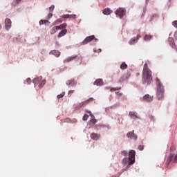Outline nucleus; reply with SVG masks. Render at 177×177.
<instances>
[{"instance_id": "nucleus-12", "label": "nucleus", "mask_w": 177, "mask_h": 177, "mask_svg": "<svg viewBox=\"0 0 177 177\" xmlns=\"http://www.w3.org/2000/svg\"><path fill=\"white\" fill-rule=\"evenodd\" d=\"M49 55H53L56 57H59V56H60L61 53H60V51H59L57 50H53L50 51Z\"/></svg>"}, {"instance_id": "nucleus-17", "label": "nucleus", "mask_w": 177, "mask_h": 177, "mask_svg": "<svg viewBox=\"0 0 177 177\" xmlns=\"http://www.w3.org/2000/svg\"><path fill=\"white\" fill-rule=\"evenodd\" d=\"M66 85H68V86H74V85H75V80L74 79L68 80Z\"/></svg>"}, {"instance_id": "nucleus-30", "label": "nucleus", "mask_w": 177, "mask_h": 177, "mask_svg": "<svg viewBox=\"0 0 177 177\" xmlns=\"http://www.w3.org/2000/svg\"><path fill=\"white\" fill-rule=\"evenodd\" d=\"M62 19H70V15L66 14L62 16Z\"/></svg>"}, {"instance_id": "nucleus-11", "label": "nucleus", "mask_w": 177, "mask_h": 177, "mask_svg": "<svg viewBox=\"0 0 177 177\" xmlns=\"http://www.w3.org/2000/svg\"><path fill=\"white\" fill-rule=\"evenodd\" d=\"M103 80L102 79H97L94 83L93 85H96L97 86H102L103 85Z\"/></svg>"}, {"instance_id": "nucleus-20", "label": "nucleus", "mask_w": 177, "mask_h": 177, "mask_svg": "<svg viewBox=\"0 0 177 177\" xmlns=\"http://www.w3.org/2000/svg\"><path fill=\"white\" fill-rule=\"evenodd\" d=\"M42 80V77H36L33 80V83L35 84V86H36V85L39 84V82H41Z\"/></svg>"}, {"instance_id": "nucleus-48", "label": "nucleus", "mask_w": 177, "mask_h": 177, "mask_svg": "<svg viewBox=\"0 0 177 177\" xmlns=\"http://www.w3.org/2000/svg\"><path fill=\"white\" fill-rule=\"evenodd\" d=\"M158 17V15H157V14H155L153 16V17Z\"/></svg>"}, {"instance_id": "nucleus-39", "label": "nucleus", "mask_w": 177, "mask_h": 177, "mask_svg": "<svg viewBox=\"0 0 177 177\" xmlns=\"http://www.w3.org/2000/svg\"><path fill=\"white\" fill-rule=\"evenodd\" d=\"M172 24H173L174 27H176V28H177V21H173Z\"/></svg>"}, {"instance_id": "nucleus-21", "label": "nucleus", "mask_w": 177, "mask_h": 177, "mask_svg": "<svg viewBox=\"0 0 177 177\" xmlns=\"http://www.w3.org/2000/svg\"><path fill=\"white\" fill-rule=\"evenodd\" d=\"M129 115L130 117H131V118L132 117H136V118H138V120H140V118L138 116V113L136 112L130 111Z\"/></svg>"}, {"instance_id": "nucleus-49", "label": "nucleus", "mask_w": 177, "mask_h": 177, "mask_svg": "<svg viewBox=\"0 0 177 177\" xmlns=\"http://www.w3.org/2000/svg\"><path fill=\"white\" fill-rule=\"evenodd\" d=\"M139 75H140V73H136V77H139Z\"/></svg>"}, {"instance_id": "nucleus-5", "label": "nucleus", "mask_w": 177, "mask_h": 177, "mask_svg": "<svg viewBox=\"0 0 177 177\" xmlns=\"http://www.w3.org/2000/svg\"><path fill=\"white\" fill-rule=\"evenodd\" d=\"M90 102H93V97H90L86 101H83L77 104V105L76 106V109H81V107H84V106H86V104H88V103H89Z\"/></svg>"}, {"instance_id": "nucleus-33", "label": "nucleus", "mask_w": 177, "mask_h": 177, "mask_svg": "<svg viewBox=\"0 0 177 177\" xmlns=\"http://www.w3.org/2000/svg\"><path fill=\"white\" fill-rule=\"evenodd\" d=\"M31 78L28 77L26 79V83L28 84V85H31Z\"/></svg>"}, {"instance_id": "nucleus-51", "label": "nucleus", "mask_w": 177, "mask_h": 177, "mask_svg": "<svg viewBox=\"0 0 177 177\" xmlns=\"http://www.w3.org/2000/svg\"><path fill=\"white\" fill-rule=\"evenodd\" d=\"M2 28V26L0 24V30Z\"/></svg>"}, {"instance_id": "nucleus-47", "label": "nucleus", "mask_w": 177, "mask_h": 177, "mask_svg": "<svg viewBox=\"0 0 177 177\" xmlns=\"http://www.w3.org/2000/svg\"><path fill=\"white\" fill-rule=\"evenodd\" d=\"M41 53V55H44L45 53V50H42Z\"/></svg>"}, {"instance_id": "nucleus-8", "label": "nucleus", "mask_w": 177, "mask_h": 177, "mask_svg": "<svg viewBox=\"0 0 177 177\" xmlns=\"http://www.w3.org/2000/svg\"><path fill=\"white\" fill-rule=\"evenodd\" d=\"M153 97L149 94H146L143 97V100H145V102H148L149 103H150V102H153Z\"/></svg>"}, {"instance_id": "nucleus-34", "label": "nucleus", "mask_w": 177, "mask_h": 177, "mask_svg": "<svg viewBox=\"0 0 177 177\" xmlns=\"http://www.w3.org/2000/svg\"><path fill=\"white\" fill-rule=\"evenodd\" d=\"M55 10V6L52 5L50 8H49V10L50 12H53V10Z\"/></svg>"}, {"instance_id": "nucleus-38", "label": "nucleus", "mask_w": 177, "mask_h": 177, "mask_svg": "<svg viewBox=\"0 0 177 177\" xmlns=\"http://www.w3.org/2000/svg\"><path fill=\"white\" fill-rule=\"evenodd\" d=\"M52 16H53V14L50 12L48 13V19L52 18Z\"/></svg>"}, {"instance_id": "nucleus-13", "label": "nucleus", "mask_w": 177, "mask_h": 177, "mask_svg": "<svg viewBox=\"0 0 177 177\" xmlns=\"http://www.w3.org/2000/svg\"><path fill=\"white\" fill-rule=\"evenodd\" d=\"M173 159H174V153H170L166 161V167H168V165H169V163L172 161Z\"/></svg>"}, {"instance_id": "nucleus-41", "label": "nucleus", "mask_w": 177, "mask_h": 177, "mask_svg": "<svg viewBox=\"0 0 177 177\" xmlns=\"http://www.w3.org/2000/svg\"><path fill=\"white\" fill-rule=\"evenodd\" d=\"M174 162H177V154L174 156Z\"/></svg>"}, {"instance_id": "nucleus-44", "label": "nucleus", "mask_w": 177, "mask_h": 177, "mask_svg": "<svg viewBox=\"0 0 177 177\" xmlns=\"http://www.w3.org/2000/svg\"><path fill=\"white\" fill-rule=\"evenodd\" d=\"M118 89H121V88H112V89H111V91H118Z\"/></svg>"}, {"instance_id": "nucleus-43", "label": "nucleus", "mask_w": 177, "mask_h": 177, "mask_svg": "<svg viewBox=\"0 0 177 177\" xmlns=\"http://www.w3.org/2000/svg\"><path fill=\"white\" fill-rule=\"evenodd\" d=\"M14 2H16V3H19V2H21V0H15V1Z\"/></svg>"}, {"instance_id": "nucleus-36", "label": "nucleus", "mask_w": 177, "mask_h": 177, "mask_svg": "<svg viewBox=\"0 0 177 177\" xmlns=\"http://www.w3.org/2000/svg\"><path fill=\"white\" fill-rule=\"evenodd\" d=\"M122 156H124V157H127V156H128V152H127V151H122Z\"/></svg>"}, {"instance_id": "nucleus-10", "label": "nucleus", "mask_w": 177, "mask_h": 177, "mask_svg": "<svg viewBox=\"0 0 177 177\" xmlns=\"http://www.w3.org/2000/svg\"><path fill=\"white\" fill-rule=\"evenodd\" d=\"M140 37H141L140 35H138L136 38L131 39L129 42V45H133L135 43L138 42Z\"/></svg>"}, {"instance_id": "nucleus-25", "label": "nucleus", "mask_w": 177, "mask_h": 177, "mask_svg": "<svg viewBox=\"0 0 177 177\" xmlns=\"http://www.w3.org/2000/svg\"><path fill=\"white\" fill-rule=\"evenodd\" d=\"M153 38V36L152 35H146L145 37H144V41H150L151 39Z\"/></svg>"}, {"instance_id": "nucleus-3", "label": "nucleus", "mask_w": 177, "mask_h": 177, "mask_svg": "<svg viewBox=\"0 0 177 177\" xmlns=\"http://www.w3.org/2000/svg\"><path fill=\"white\" fill-rule=\"evenodd\" d=\"M135 154L136 152L135 150H131L129 153V165H132L135 164Z\"/></svg>"}, {"instance_id": "nucleus-24", "label": "nucleus", "mask_w": 177, "mask_h": 177, "mask_svg": "<svg viewBox=\"0 0 177 177\" xmlns=\"http://www.w3.org/2000/svg\"><path fill=\"white\" fill-rule=\"evenodd\" d=\"M126 68H128V65L126 64L125 62H122V64L120 65V69L121 70H126Z\"/></svg>"}, {"instance_id": "nucleus-4", "label": "nucleus", "mask_w": 177, "mask_h": 177, "mask_svg": "<svg viewBox=\"0 0 177 177\" xmlns=\"http://www.w3.org/2000/svg\"><path fill=\"white\" fill-rule=\"evenodd\" d=\"M82 60V57H78V55H72L64 60V63H70V62H73V60Z\"/></svg>"}, {"instance_id": "nucleus-53", "label": "nucleus", "mask_w": 177, "mask_h": 177, "mask_svg": "<svg viewBox=\"0 0 177 177\" xmlns=\"http://www.w3.org/2000/svg\"><path fill=\"white\" fill-rule=\"evenodd\" d=\"M91 117H93V115L91 114Z\"/></svg>"}, {"instance_id": "nucleus-2", "label": "nucleus", "mask_w": 177, "mask_h": 177, "mask_svg": "<svg viewBox=\"0 0 177 177\" xmlns=\"http://www.w3.org/2000/svg\"><path fill=\"white\" fill-rule=\"evenodd\" d=\"M156 82L157 86L156 96L158 100H161V99H164V86L162 85L161 81H160V79H158V77H156Z\"/></svg>"}, {"instance_id": "nucleus-23", "label": "nucleus", "mask_w": 177, "mask_h": 177, "mask_svg": "<svg viewBox=\"0 0 177 177\" xmlns=\"http://www.w3.org/2000/svg\"><path fill=\"white\" fill-rule=\"evenodd\" d=\"M39 24L40 26H42L44 24H46V26H49V24H50V22H49V21L48 20H41L39 21Z\"/></svg>"}, {"instance_id": "nucleus-19", "label": "nucleus", "mask_w": 177, "mask_h": 177, "mask_svg": "<svg viewBox=\"0 0 177 177\" xmlns=\"http://www.w3.org/2000/svg\"><path fill=\"white\" fill-rule=\"evenodd\" d=\"M67 34V29L62 30L57 35L58 38H62V37H64Z\"/></svg>"}, {"instance_id": "nucleus-35", "label": "nucleus", "mask_w": 177, "mask_h": 177, "mask_svg": "<svg viewBox=\"0 0 177 177\" xmlns=\"http://www.w3.org/2000/svg\"><path fill=\"white\" fill-rule=\"evenodd\" d=\"M77 17L76 15H69V19H75Z\"/></svg>"}, {"instance_id": "nucleus-42", "label": "nucleus", "mask_w": 177, "mask_h": 177, "mask_svg": "<svg viewBox=\"0 0 177 177\" xmlns=\"http://www.w3.org/2000/svg\"><path fill=\"white\" fill-rule=\"evenodd\" d=\"M94 52H97V53H100V52H102V49L99 48L98 50H94Z\"/></svg>"}, {"instance_id": "nucleus-14", "label": "nucleus", "mask_w": 177, "mask_h": 177, "mask_svg": "<svg viewBox=\"0 0 177 177\" xmlns=\"http://www.w3.org/2000/svg\"><path fill=\"white\" fill-rule=\"evenodd\" d=\"M99 138H100V134L96 133H92L91 134V138L93 139V140H97Z\"/></svg>"}, {"instance_id": "nucleus-50", "label": "nucleus", "mask_w": 177, "mask_h": 177, "mask_svg": "<svg viewBox=\"0 0 177 177\" xmlns=\"http://www.w3.org/2000/svg\"><path fill=\"white\" fill-rule=\"evenodd\" d=\"M124 161H127V158H124V159H123V162H124Z\"/></svg>"}, {"instance_id": "nucleus-22", "label": "nucleus", "mask_w": 177, "mask_h": 177, "mask_svg": "<svg viewBox=\"0 0 177 177\" xmlns=\"http://www.w3.org/2000/svg\"><path fill=\"white\" fill-rule=\"evenodd\" d=\"M128 78H129V77H128V75H123L120 79L119 80L120 82H124V81H127L128 80Z\"/></svg>"}, {"instance_id": "nucleus-1", "label": "nucleus", "mask_w": 177, "mask_h": 177, "mask_svg": "<svg viewBox=\"0 0 177 177\" xmlns=\"http://www.w3.org/2000/svg\"><path fill=\"white\" fill-rule=\"evenodd\" d=\"M153 81V76L151 75V71L149 68L147 63H145L144 65L142 71V84L143 85H150Z\"/></svg>"}, {"instance_id": "nucleus-9", "label": "nucleus", "mask_w": 177, "mask_h": 177, "mask_svg": "<svg viewBox=\"0 0 177 177\" xmlns=\"http://www.w3.org/2000/svg\"><path fill=\"white\" fill-rule=\"evenodd\" d=\"M5 27L6 30H8L9 28H10V27H12V21L10 20V19H6Z\"/></svg>"}, {"instance_id": "nucleus-52", "label": "nucleus", "mask_w": 177, "mask_h": 177, "mask_svg": "<svg viewBox=\"0 0 177 177\" xmlns=\"http://www.w3.org/2000/svg\"><path fill=\"white\" fill-rule=\"evenodd\" d=\"M146 2H149V0H146Z\"/></svg>"}, {"instance_id": "nucleus-7", "label": "nucleus", "mask_w": 177, "mask_h": 177, "mask_svg": "<svg viewBox=\"0 0 177 177\" xmlns=\"http://www.w3.org/2000/svg\"><path fill=\"white\" fill-rule=\"evenodd\" d=\"M95 39V35L88 36L86 37V39H84L82 42V45H86V44L91 42V41H93Z\"/></svg>"}, {"instance_id": "nucleus-18", "label": "nucleus", "mask_w": 177, "mask_h": 177, "mask_svg": "<svg viewBox=\"0 0 177 177\" xmlns=\"http://www.w3.org/2000/svg\"><path fill=\"white\" fill-rule=\"evenodd\" d=\"M111 13H113V10H111V9H110L109 8H105L103 10V14L106 15V16H109V15H111Z\"/></svg>"}, {"instance_id": "nucleus-28", "label": "nucleus", "mask_w": 177, "mask_h": 177, "mask_svg": "<svg viewBox=\"0 0 177 177\" xmlns=\"http://www.w3.org/2000/svg\"><path fill=\"white\" fill-rule=\"evenodd\" d=\"M66 27H67V24H63L58 26L59 30H62V28H66Z\"/></svg>"}, {"instance_id": "nucleus-40", "label": "nucleus", "mask_w": 177, "mask_h": 177, "mask_svg": "<svg viewBox=\"0 0 177 177\" xmlns=\"http://www.w3.org/2000/svg\"><path fill=\"white\" fill-rule=\"evenodd\" d=\"M138 149H139L140 151H142V150H143V149H145V146H143V145H139V146H138Z\"/></svg>"}, {"instance_id": "nucleus-32", "label": "nucleus", "mask_w": 177, "mask_h": 177, "mask_svg": "<svg viewBox=\"0 0 177 177\" xmlns=\"http://www.w3.org/2000/svg\"><path fill=\"white\" fill-rule=\"evenodd\" d=\"M90 122H92V124H93V125H95V124H96V122H97V120H96V119H95V118H93V119H91V120H90Z\"/></svg>"}, {"instance_id": "nucleus-37", "label": "nucleus", "mask_w": 177, "mask_h": 177, "mask_svg": "<svg viewBox=\"0 0 177 177\" xmlns=\"http://www.w3.org/2000/svg\"><path fill=\"white\" fill-rule=\"evenodd\" d=\"M115 94H116L117 96H118L119 97H121V96H122V93L115 92Z\"/></svg>"}, {"instance_id": "nucleus-27", "label": "nucleus", "mask_w": 177, "mask_h": 177, "mask_svg": "<svg viewBox=\"0 0 177 177\" xmlns=\"http://www.w3.org/2000/svg\"><path fill=\"white\" fill-rule=\"evenodd\" d=\"M45 84H46V80H43L39 84V88H42V87L44 86V85H45Z\"/></svg>"}, {"instance_id": "nucleus-26", "label": "nucleus", "mask_w": 177, "mask_h": 177, "mask_svg": "<svg viewBox=\"0 0 177 177\" xmlns=\"http://www.w3.org/2000/svg\"><path fill=\"white\" fill-rule=\"evenodd\" d=\"M63 21L62 20V19H57L56 21H55L53 22V25L56 26L57 24H59V23H62Z\"/></svg>"}, {"instance_id": "nucleus-31", "label": "nucleus", "mask_w": 177, "mask_h": 177, "mask_svg": "<svg viewBox=\"0 0 177 177\" xmlns=\"http://www.w3.org/2000/svg\"><path fill=\"white\" fill-rule=\"evenodd\" d=\"M64 95H66V93L63 92L62 93L57 95V98L62 99V97H63L64 96Z\"/></svg>"}, {"instance_id": "nucleus-15", "label": "nucleus", "mask_w": 177, "mask_h": 177, "mask_svg": "<svg viewBox=\"0 0 177 177\" xmlns=\"http://www.w3.org/2000/svg\"><path fill=\"white\" fill-rule=\"evenodd\" d=\"M134 132H135V131H133V130L132 131L129 132L127 134V138H132V136H133V138H134V139H138V136L136 135H135Z\"/></svg>"}, {"instance_id": "nucleus-6", "label": "nucleus", "mask_w": 177, "mask_h": 177, "mask_svg": "<svg viewBox=\"0 0 177 177\" xmlns=\"http://www.w3.org/2000/svg\"><path fill=\"white\" fill-rule=\"evenodd\" d=\"M116 16H119L120 19H122L125 15V8H119L115 11Z\"/></svg>"}, {"instance_id": "nucleus-46", "label": "nucleus", "mask_w": 177, "mask_h": 177, "mask_svg": "<svg viewBox=\"0 0 177 177\" xmlns=\"http://www.w3.org/2000/svg\"><path fill=\"white\" fill-rule=\"evenodd\" d=\"M150 118H151V121H154V117L150 116Z\"/></svg>"}, {"instance_id": "nucleus-29", "label": "nucleus", "mask_w": 177, "mask_h": 177, "mask_svg": "<svg viewBox=\"0 0 177 177\" xmlns=\"http://www.w3.org/2000/svg\"><path fill=\"white\" fill-rule=\"evenodd\" d=\"M88 118H89V115L88 114H85L84 116H83V121H87L88 120Z\"/></svg>"}, {"instance_id": "nucleus-16", "label": "nucleus", "mask_w": 177, "mask_h": 177, "mask_svg": "<svg viewBox=\"0 0 177 177\" xmlns=\"http://www.w3.org/2000/svg\"><path fill=\"white\" fill-rule=\"evenodd\" d=\"M58 30H59V26H54L50 29V34L51 35H53L54 34H56V32H57Z\"/></svg>"}, {"instance_id": "nucleus-45", "label": "nucleus", "mask_w": 177, "mask_h": 177, "mask_svg": "<svg viewBox=\"0 0 177 177\" xmlns=\"http://www.w3.org/2000/svg\"><path fill=\"white\" fill-rule=\"evenodd\" d=\"M68 93L70 94V93H74V90H71V91H68Z\"/></svg>"}]
</instances>
